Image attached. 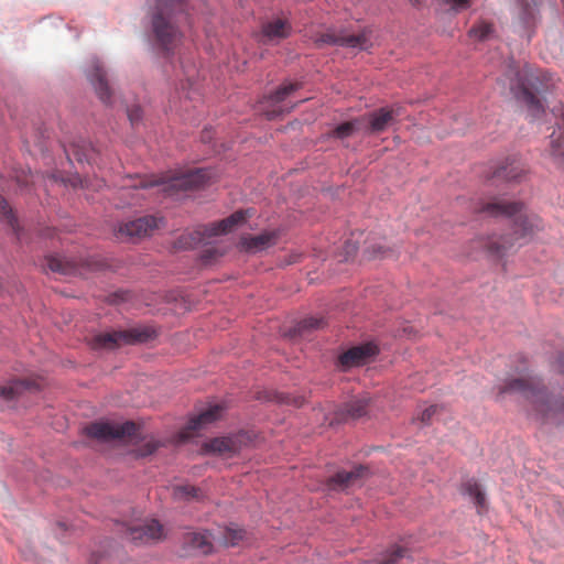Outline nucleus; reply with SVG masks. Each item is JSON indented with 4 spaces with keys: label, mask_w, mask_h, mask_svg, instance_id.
<instances>
[{
    "label": "nucleus",
    "mask_w": 564,
    "mask_h": 564,
    "mask_svg": "<svg viewBox=\"0 0 564 564\" xmlns=\"http://www.w3.org/2000/svg\"><path fill=\"white\" fill-rule=\"evenodd\" d=\"M476 212L494 217L503 216L513 219L512 237L510 235L492 236L486 242L488 252L497 258L507 254L514 246L516 240L531 237L542 229L541 218L533 213H528L524 204L521 202H507L495 198L490 202L481 203L476 208Z\"/></svg>",
    "instance_id": "obj_1"
},
{
    "label": "nucleus",
    "mask_w": 564,
    "mask_h": 564,
    "mask_svg": "<svg viewBox=\"0 0 564 564\" xmlns=\"http://www.w3.org/2000/svg\"><path fill=\"white\" fill-rule=\"evenodd\" d=\"M151 29L156 45L169 55L183 36L182 28L188 23L185 0H148Z\"/></svg>",
    "instance_id": "obj_2"
},
{
    "label": "nucleus",
    "mask_w": 564,
    "mask_h": 564,
    "mask_svg": "<svg viewBox=\"0 0 564 564\" xmlns=\"http://www.w3.org/2000/svg\"><path fill=\"white\" fill-rule=\"evenodd\" d=\"M560 369L564 375V356L560 359ZM512 392L521 393L543 420H564V400H554L535 379H512L499 387V394Z\"/></svg>",
    "instance_id": "obj_3"
},
{
    "label": "nucleus",
    "mask_w": 564,
    "mask_h": 564,
    "mask_svg": "<svg viewBox=\"0 0 564 564\" xmlns=\"http://www.w3.org/2000/svg\"><path fill=\"white\" fill-rule=\"evenodd\" d=\"M214 176L209 169H189L167 176L141 177L130 185L132 189L159 187L164 194L172 196L180 191L199 188Z\"/></svg>",
    "instance_id": "obj_4"
},
{
    "label": "nucleus",
    "mask_w": 564,
    "mask_h": 564,
    "mask_svg": "<svg viewBox=\"0 0 564 564\" xmlns=\"http://www.w3.org/2000/svg\"><path fill=\"white\" fill-rule=\"evenodd\" d=\"M156 336L153 328L148 326L132 327L129 329L98 333L94 335L89 345L93 349L112 350L126 345H135L149 341Z\"/></svg>",
    "instance_id": "obj_5"
},
{
    "label": "nucleus",
    "mask_w": 564,
    "mask_h": 564,
    "mask_svg": "<svg viewBox=\"0 0 564 564\" xmlns=\"http://www.w3.org/2000/svg\"><path fill=\"white\" fill-rule=\"evenodd\" d=\"M251 216L250 210H237L229 217L221 219L217 223L209 224L202 228L182 235L178 239V245L183 248H195L204 243L205 238L215 237L232 231L238 225L245 223Z\"/></svg>",
    "instance_id": "obj_6"
},
{
    "label": "nucleus",
    "mask_w": 564,
    "mask_h": 564,
    "mask_svg": "<svg viewBox=\"0 0 564 564\" xmlns=\"http://www.w3.org/2000/svg\"><path fill=\"white\" fill-rule=\"evenodd\" d=\"M138 426L131 421L122 424L110 422H93L85 426L84 432L88 437L100 442H109L113 440L132 438L138 435Z\"/></svg>",
    "instance_id": "obj_7"
},
{
    "label": "nucleus",
    "mask_w": 564,
    "mask_h": 564,
    "mask_svg": "<svg viewBox=\"0 0 564 564\" xmlns=\"http://www.w3.org/2000/svg\"><path fill=\"white\" fill-rule=\"evenodd\" d=\"M162 218L154 216H143L134 220L123 223L117 230V238L124 241H137L143 237L150 236L160 227Z\"/></svg>",
    "instance_id": "obj_8"
},
{
    "label": "nucleus",
    "mask_w": 564,
    "mask_h": 564,
    "mask_svg": "<svg viewBox=\"0 0 564 564\" xmlns=\"http://www.w3.org/2000/svg\"><path fill=\"white\" fill-rule=\"evenodd\" d=\"M544 76L531 74L525 82L521 84L520 98L527 104L532 117H539L544 111V105L541 94L546 90L543 84Z\"/></svg>",
    "instance_id": "obj_9"
},
{
    "label": "nucleus",
    "mask_w": 564,
    "mask_h": 564,
    "mask_svg": "<svg viewBox=\"0 0 564 564\" xmlns=\"http://www.w3.org/2000/svg\"><path fill=\"white\" fill-rule=\"evenodd\" d=\"M317 45H338L351 48L368 50L372 43L370 39V32L362 31L359 34H344L335 31H327L322 33L316 39Z\"/></svg>",
    "instance_id": "obj_10"
},
{
    "label": "nucleus",
    "mask_w": 564,
    "mask_h": 564,
    "mask_svg": "<svg viewBox=\"0 0 564 564\" xmlns=\"http://www.w3.org/2000/svg\"><path fill=\"white\" fill-rule=\"evenodd\" d=\"M224 406L215 404L202 411L197 416L192 417L188 423L177 433L176 442L183 443L192 438L196 432L221 417Z\"/></svg>",
    "instance_id": "obj_11"
},
{
    "label": "nucleus",
    "mask_w": 564,
    "mask_h": 564,
    "mask_svg": "<svg viewBox=\"0 0 564 564\" xmlns=\"http://www.w3.org/2000/svg\"><path fill=\"white\" fill-rule=\"evenodd\" d=\"M300 84L297 83H288L281 85L272 95L265 98L261 102V111L265 115L269 120H273L282 113L289 111V109H284L280 104L285 100L288 96H290L293 91L299 89Z\"/></svg>",
    "instance_id": "obj_12"
},
{
    "label": "nucleus",
    "mask_w": 564,
    "mask_h": 564,
    "mask_svg": "<svg viewBox=\"0 0 564 564\" xmlns=\"http://www.w3.org/2000/svg\"><path fill=\"white\" fill-rule=\"evenodd\" d=\"M129 538L135 543L159 541L163 536V527L158 520H149L128 529Z\"/></svg>",
    "instance_id": "obj_13"
},
{
    "label": "nucleus",
    "mask_w": 564,
    "mask_h": 564,
    "mask_svg": "<svg viewBox=\"0 0 564 564\" xmlns=\"http://www.w3.org/2000/svg\"><path fill=\"white\" fill-rule=\"evenodd\" d=\"M397 116H399V113L394 109L382 107L368 113L367 117L361 120H367L368 133H380L383 132L392 123Z\"/></svg>",
    "instance_id": "obj_14"
},
{
    "label": "nucleus",
    "mask_w": 564,
    "mask_h": 564,
    "mask_svg": "<svg viewBox=\"0 0 564 564\" xmlns=\"http://www.w3.org/2000/svg\"><path fill=\"white\" fill-rule=\"evenodd\" d=\"M378 352L376 345L366 344L348 349L340 355L339 362L343 367L349 368L364 364L367 358L375 356Z\"/></svg>",
    "instance_id": "obj_15"
},
{
    "label": "nucleus",
    "mask_w": 564,
    "mask_h": 564,
    "mask_svg": "<svg viewBox=\"0 0 564 564\" xmlns=\"http://www.w3.org/2000/svg\"><path fill=\"white\" fill-rule=\"evenodd\" d=\"M88 78L94 86L99 99L104 104H110L111 91L106 79V73L98 61L91 64V68L88 70Z\"/></svg>",
    "instance_id": "obj_16"
},
{
    "label": "nucleus",
    "mask_w": 564,
    "mask_h": 564,
    "mask_svg": "<svg viewBox=\"0 0 564 564\" xmlns=\"http://www.w3.org/2000/svg\"><path fill=\"white\" fill-rule=\"evenodd\" d=\"M276 240V234L273 231L262 232L257 236L247 235L241 237L240 247L248 252H259L273 246Z\"/></svg>",
    "instance_id": "obj_17"
},
{
    "label": "nucleus",
    "mask_w": 564,
    "mask_h": 564,
    "mask_svg": "<svg viewBox=\"0 0 564 564\" xmlns=\"http://www.w3.org/2000/svg\"><path fill=\"white\" fill-rule=\"evenodd\" d=\"M290 24L281 19L269 21L262 25L261 36L263 43L279 42L290 35Z\"/></svg>",
    "instance_id": "obj_18"
},
{
    "label": "nucleus",
    "mask_w": 564,
    "mask_h": 564,
    "mask_svg": "<svg viewBox=\"0 0 564 564\" xmlns=\"http://www.w3.org/2000/svg\"><path fill=\"white\" fill-rule=\"evenodd\" d=\"M525 170L516 159H507L502 164L497 166L491 174L492 180L519 181Z\"/></svg>",
    "instance_id": "obj_19"
},
{
    "label": "nucleus",
    "mask_w": 564,
    "mask_h": 564,
    "mask_svg": "<svg viewBox=\"0 0 564 564\" xmlns=\"http://www.w3.org/2000/svg\"><path fill=\"white\" fill-rule=\"evenodd\" d=\"M368 469L365 466H358L350 471L341 470L328 480V487L332 489H344L355 482L357 478L362 477Z\"/></svg>",
    "instance_id": "obj_20"
},
{
    "label": "nucleus",
    "mask_w": 564,
    "mask_h": 564,
    "mask_svg": "<svg viewBox=\"0 0 564 564\" xmlns=\"http://www.w3.org/2000/svg\"><path fill=\"white\" fill-rule=\"evenodd\" d=\"M463 492L469 496L475 506L478 508V512L481 513L486 509V497L480 488V485L475 479H468L462 486Z\"/></svg>",
    "instance_id": "obj_21"
},
{
    "label": "nucleus",
    "mask_w": 564,
    "mask_h": 564,
    "mask_svg": "<svg viewBox=\"0 0 564 564\" xmlns=\"http://www.w3.org/2000/svg\"><path fill=\"white\" fill-rule=\"evenodd\" d=\"M186 543L203 554H208L213 550L212 538L208 532L188 533L186 536Z\"/></svg>",
    "instance_id": "obj_22"
},
{
    "label": "nucleus",
    "mask_w": 564,
    "mask_h": 564,
    "mask_svg": "<svg viewBox=\"0 0 564 564\" xmlns=\"http://www.w3.org/2000/svg\"><path fill=\"white\" fill-rule=\"evenodd\" d=\"M45 265L55 273L63 275L73 274L76 271L74 262H70L59 256H48L45 258Z\"/></svg>",
    "instance_id": "obj_23"
},
{
    "label": "nucleus",
    "mask_w": 564,
    "mask_h": 564,
    "mask_svg": "<svg viewBox=\"0 0 564 564\" xmlns=\"http://www.w3.org/2000/svg\"><path fill=\"white\" fill-rule=\"evenodd\" d=\"M519 3V19L524 28H530L535 22L536 2L535 0H517Z\"/></svg>",
    "instance_id": "obj_24"
},
{
    "label": "nucleus",
    "mask_w": 564,
    "mask_h": 564,
    "mask_svg": "<svg viewBox=\"0 0 564 564\" xmlns=\"http://www.w3.org/2000/svg\"><path fill=\"white\" fill-rule=\"evenodd\" d=\"M29 388L30 382L26 380H12L6 384H0V397L8 401L13 400Z\"/></svg>",
    "instance_id": "obj_25"
},
{
    "label": "nucleus",
    "mask_w": 564,
    "mask_h": 564,
    "mask_svg": "<svg viewBox=\"0 0 564 564\" xmlns=\"http://www.w3.org/2000/svg\"><path fill=\"white\" fill-rule=\"evenodd\" d=\"M206 449L220 455H230L236 452V443L228 437H216L205 445Z\"/></svg>",
    "instance_id": "obj_26"
},
{
    "label": "nucleus",
    "mask_w": 564,
    "mask_h": 564,
    "mask_svg": "<svg viewBox=\"0 0 564 564\" xmlns=\"http://www.w3.org/2000/svg\"><path fill=\"white\" fill-rule=\"evenodd\" d=\"M550 155L553 159L554 163L560 167L564 169V139L563 134L560 133L555 135L552 133L550 137Z\"/></svg>",
    "instance_id": "obj_27"
},
{
    "label": "nucleus",
    "mask_w": 564,
    "mask_h": 564,
    "mask_svg": "<svg viewBox=\"0 0 564 564\" xmlns=\"http://www.w3.org/2000/svg\"><path fill=\"white\" fill-rule=\"evenodd\" d=\"M370 399L368 397L356 398L345 405L346 413L352 419H359L367 414Z\"/></svg>",
    "instance_id": "obj_28"
},
{
    "label": "nucleus",
    "mask_w": 564,
    "mask_h": 564,
    "mask_svg": "<svg viewBox=\"0 0 564 564\" xmlns=\"http://www.w3.org/2000/svg\"><path fill=\"white\" fill-rule=\"evenodd\" d=\"M494 26L491 23L480 21L476 23L468 32L469 36L477 41H485L491 36Z\"/></svg>",
    "instance_id": "obj_29"
},
{
    "label": "nucleus",
    "mask_w": 564,
    "mask_h": 564,
    "mask_svg": "<svg viewBox=\"0 0 564 564\" xmlns=\"http://www.w3.org/2000/svg\"><path fill=\"white\" fill-rule=\"evenodd\" d=\"M362 122L361 119H356L354 121H348L338 124L332 132V135L338 139H345L354 133L357 129H359V124Z\"/></svg>",
    "instance_id": "obj_30"
},
{
    "label": "nucleus",
    "mask_w": 564,
    "mask_h": 564,
    "mask_svg": "<svg viewBox=\"0 0 564 564\" xmlns=\"http://www.w3.org/2000/svg\"><path fill=\"white\" fill-rule=\"evenodd\" d=\"M245 531L239 528H226L223 533V544L225 546H236L245 538Z\"/></svg>",
    "instance_id": "obj_31"
},
{
    "label": "nucleus",
    "mask_w": 564,
    "mask_h": 564,
    "mask_svg": "<svg viewBox=\"0 0 564 564\" xmlns=\"http://www.w3.org/2000/svg\"><path fill=\"white\" fill-rule=\"evenodd\" d=\"M0 214L2 218L12 227V229L18 232V220L13 215L8 202L2 197H0Z\"/></svg>",
    "instance_id": "obj_32"
},
{
    "label": "nucleus",
    "mask_w": 564,
    "mask_h": 564,
    "mask_svg": "<svg viewBox=\"0 0 564 564\" xmlns=\"http://www.w3.org/2000/svg\"><path fill=\"white\" fill-rule=\"evenodd\" d=\"M200 490L191 485L178 486L174 489V496L176 498H195L199 499Z\"/></svg>",
    "instance_id": "obj_33"
},
{
    "label": "nucleus",
    "mask_w": 564,
    "mask_h": 564,
    "mask_svg": "<svg viewBox=\"0 0 564 564\" xmlns=\"http://www.w3.org/2000/svg\"><path fill=\"white\" fill-rule=\"evenodd\" d=\"M408 550L402 546H395L378 564H395L400 558L406 555Z\"/></svg>",
    "instance_id": "obj_34"
},
{
    "label": "nucleus",
    "mask_w": 564,
    "mask_h": 564,
    "mask_svg": "<svg viewBox=\"0 0 564 564\" xmlns=\"http://www.w3.org/2000/svg\"><path fill=\"white\" fill-rule=\"evenodd\" d=\"M393 251L389 248H386L381 245L377 247H372L371 249H367V258L368 259H382V258H389L391 257Z\"/></svg>",
    "instance_id": "obj_35"
},
{
    "label": "nucleus",
    "mask_w": 564,
    "mask_h": 564,
    "mask_svg": "<svg viewBox=\"0 0 564 564\" xmlns=\"http://www.w3.org/2000/svg\"><path fill=\"white\" fill-rule=\"evenodd\" d=\"M160 447V443L154 440H149L138 448V455L145 457L153 454Z\"/></svg>",
    "instance_id": "obj_36"
},
{
    "label": "nucleus",
    "mask_w": 564,
    "mask_h": 564,
    "mask_svg": "<svg viewBox=\"0 0 564 564\" xmlns=\"http://www.w3.org/2000/svg\"><path fill=\"white\" fill-rule=\"evenodd\" d=\"M444 4L451 6L455 12L468 9L471 6V0H442Z\"/></svg>",
    "instance_id": "obj_37"
},
{
    "label": "nucleus",
    "mask_w": 564,
    "mask_h": 564,
    "mask_svg": "<svg viewBox=\"0 0 564 564\" xmlns=\"http://www.w3.org/2000/svg\"><path fill=\"white\" fill-rule=\"evenodd\" d=\"M322 325H323V319L315 318V317H310V318L303 319L299 324V329L300 330L315 329V328H319Z\"/></svg>",
    "instance_id": "obj_38"
},
{
    "label": "nucleus",
    "mask_w": 564,
    "mask_h": 564,
    "mask_svg": "<svg viewBox=\"0 0 564 564\" xmlns=\"http://www.w3.org/2000/svg\"><path fill=\"white\" fill-rule=\"evenodd\" d=\"M438 405H430L422 411L421 415L419 416V420L423 424H429L431 423L433 416L438 412Z\"/></svg>",
    "instance_id": "obj_39"
},
{
    "label": "nucleus",
    "mask_w": 564,
    "mask_h": 564,
    "mask_svg": "<svg viewBox=\"0 0 564 564\" xmlns=\"http://www.w3.org/2000/svg\"><path fill=\"white\" fill-rule=\"evenodd\" d=\"M128 118L132 126L139 123L142 118V110L139 106H132L127 109Z\"/></svg>",
    "instance_id": "obj_40"
},
{
    "label": "nucleus",
    "mask_w": 564,
    "mask_h": 564,
    "mask_svg": "<svg viewBox=\"0 0 564 564\" xmlns=\"http://www.w3.org/2000/svg\"><path fill=\"white\" fill-rule=\"evenodd\" d=\"M94 149L91 147H87V149L84 150L83 154H79L77 152H74V154L78 155V161H90L93 159Z\"/></svg>",
    "instance_id": "obj_41"
},
{
    "label": "nucleus",
    "mask_w": 564,
    "mask_h": 564,
    "mask_svg": "<svg viewBox=\"0 0 564 564\" xmlns=\"http://www.w3.org/2000/svg\"><path fill=\"white\" fill-rule=\"evenodd\" d=\"M73 186L80 185L82 187H87V180H82L80 177H76V182L72 183Z\"/></svg>",
    "instance_id": "obj_42"
},
{
    "label": "nucleus",
    "mask_w": 564,
    "mask_h": 564,
    "mask_svg": "<svg viewBox=\"0 0 564 564\" xmlns=\"http://www.w3.org/2000/svg\"><path fill=\"white\" fill-rule=\"evenodd\" d=\"M219 253H217L216 251H212L210 249H207L205 251V254L203 256L204 259H213L214 257L218 256Z\"/></svg>",
    "instance_id": "obj_43"
},
{
    "label": "nucleus",
    "mask_w": 564,
    "mask_h": 564,
    "mask_svg": "<svg viewBox=\"0 0 564 564\" xmlns=\"http://www.w3.org/2000/svg\"><path fill=\"white\" fill-rule=\"evenodd\" d=\"M207 139L209 140L210 135H206V137L204 135V140L206 141Z\"/></svg>",
    "instance_id": "obj_44"
},
{
    "label": "nucleus",
    "mask_w": 564,
    "mask_h": 564,
    "mask_svg": "<svg viewBox=\"0 0 564 564\" xmlns=\"http://www.w3.org/2000/svg\"><path fill=\"white\" fill-rule=\"evenodd\" d=\"M123 193L124 194H130V191L129 189H123Z\"/></svg>",
    "instance_id": "obj_45"
}]
</instances>
